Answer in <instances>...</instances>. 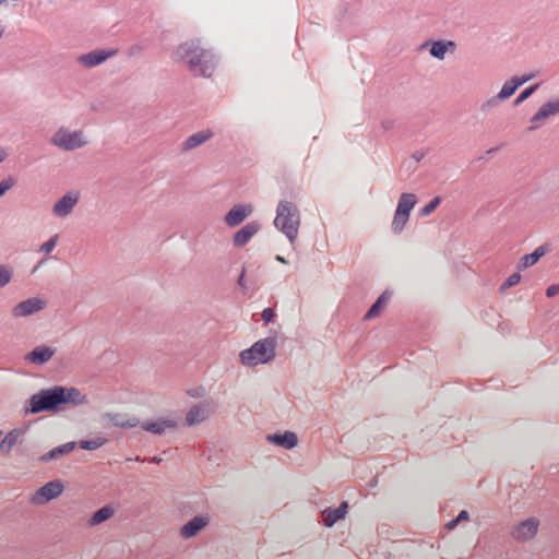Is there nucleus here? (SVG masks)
I'll return each instance as SVG.
<instances>
[{
  "label": "nucleus",
  "mask_w": 559,
  "mask_h": 559,
  "mask_svg": "<svg viewBox=\"0 0 559 559\" xmlns=\"http://www.w3.org/2000/svg\"><path fill=\"white\" fill-rule=\"evenodd\" d=\"M539 84H534L527 88H525L514 100V106H519L524 100L533 95V93L538 88Z\"/></svg>",
  "instance_id": "nucleus-35"
},
{
  "label": "nucleus",
  "mask_w": 559,
  "mask_h": 559,
  "mask_svg": "<svg viewBox=\"0 0 559 559\" xmlns=\"http://www.w3.org/2000/svg\"><path fill=\"white\" fill-rule=\"evenodd\" d=\"M13 278V269L8 264H0V288L8 286Z\"/></svg>",
  "instance_id": "nucleus-31"
},
{
  "label": "nucleus",
  "mask_w": 559,
  "mask_h": 559,
  "mask_svg": "<svg viewBox=\"0 0 559 559\" xmlns=\"http://www.w3.org/2000/svg\"><path fill=\"white\" fill-rule=\"evenodd\" d=\"M459 522L467 521L469 519V513L466 510H462L456 516Z\"/></svg>",
  "instance_id": "nucleus-42"
},
{
  "label": "nucleus",
  "mask_w": 559,
  "mask_h": 559,
  "mask_svg": "<svg viewBox=\"0 0 559 559\" xmlns=\"http://www.w3.org/2000/svg\"><path fill=\"white\" fill-rule=\"evenodd\" d=\"M17 0H0V5L1 4H7V5H12L14 7L16 4Z\"/></svg>",
  "instance_id": "nucleus-45"
},
{
  "label": "nucleus",
  "mask_w": 559,
  "mask_h": 559,
  "mask_svg": "<svg viewBox=\"0 0 559 559\" xmlns=\"http://www.w3.org/2000/svg\"><path fill=\"white\" fill-rule=\"evenodd\" d=\"M7 157V152L3 148H0V163H2Z\"/></svg>",
  "instance_id": "nucleus-47"
},
{
  "label": "nucleus",
  "mask_w": 559,
  "mask_h": 559,
  "mask_svg": "<svg viewBox=\"0 0 559 559\" xmlns=\"http://www.w3.org/2000/svg\"><path fill=\"white\" fill-rule=\"evenodd\" d=\"M545 253L546 249L543 246L536 248L532 253L525 254L521 258L519 269H526L534 265Z\"/></svg>",
  "instance_id": "nucleus-28"
},
{
  "label": "nucleus",
  "mask_w": 559,
  "mask_h": 559,
  "mask_svg": "<svg viewBox=\"0 0 559 559\" xmlns=\"http://www.w3.org/2000/svg\"><path fill=\"white\" fill-rule=\"evenodd\" d=\"M138 47H132L130 53L133 55V52H136Z\"/></svg>",
  "instance_id": "nucleus-52"
},
{
  "label": "nucleus",
  "mask_w": 559,
  "mask_h": 559,
  "mask_svg": "<svg viewBox=\"0 0 559 559\" xmlns=\"http://www.w3.org/2000/svg\"><path fill=\"white\" fill-rule=\"evenodd\" d=\"M28 412L38 414L41 412H57L62 405L81 406L88 403L87 396L78 388L55 385L43 389L33 394L28 401Z\"/></svg>",
  "instance_id": "nucleus-1"
},
{
  "label": "nucleus",
  "mask_w": 559,
  "mask_h": 559,
  "mask_svg": "<svg viewBox=\"0 0 559 559\" xmlns=\"http://www.w3.org/2000/svg\"><path fill=\"white\" fill-rule=\"evenodd\" d=\"M180 418L177 416L158 417L154 420H146L141 424L143 430L153 435L162 436L167 430L176 429L179 426Z\"/></svg>",
  "instance_id": "nucleus-9"
},
{
  "label": "nucleus",
  "mask_w": 559,
  "mask_h": 559,
  "mask_svg": "<svg viewBox=\"0 0 559 559\" xmlns=\"http://www.w3.org/2000/svg\"><path fill=\"white\" fill-rule=\"evenodd\" d=\"M416 203L417 198L414 193H402L395 212L409 215Z\"/></svg>",
  "instance_id": "nucleus-25"
},
{
  "label": "nucleus",
  "mask_w": 559,
  "mask_h": 559,
  "mask_svg": "<svg viewBox=\"0 0 559 559\" xmlns=\"http://www.w3.org/2000/svg\"><path fill=\"white\" fill-rule=\"evenodd\" d=\"M459 523H460V522H459V521H457V519L455 518L454 520H452V521H450V522H448V523L445 524V528H447V530H449V531H451V530L455 528V527H456V525H457Z\"/></svg>",
  "instance_id": "nucleus-43"
},
{
  "label": "nucleus",
  "mask_w": 559,
  "mask_h": 559,
  "mask_svg": "<svg viewBox=\"0 0 559 559\" xmlns=\"http://www.w3.org/2000/svg\"><path fill=\"white\" fill-rule=\"evenodd\" d=\"M516 81V83H519V86H522L524 83L531 81L532 79L535 78V74L533 73H530V74H526V75H523V76H513Z\"/></svg>",
  "instance_id": "nucleus-40"
},
{
  "label": "nucleus",
  "mask_w": 559,
  "mask_h": 559,
  "mask_svg": "<svg viewBox=\"0 0 559 559\" xmlns=\"http://www.w3.org/2000/svg\"><path fill=\"white\" fill-rule=\"evenodd\" d=\"M76 447V443L74 441L67 442L62 445L56 447L52 450L48 451L44 455L39 457V461L41 462H49L52 460H57L61 457L62 455L69 454L71 451H73Z\"/></svg>",
  "instance_id": "nucleus-24"
},
{
  "label": "nucleus",
  "mask_w": 559,
  "mask_h": 559,
  "mask_svg": "<svg viewBox=\"0 0 559 559\" xmlns=\"http://www.w3.org/2000/svg\"><path fill=\"white\" fill-rule=\"evenodd\" d=\"M266 440L284 449H293L298 443V437L293 431H285L284 433L267 435Z\"/></svg>",
  "instance_id": "nucleus-19"
},
{
  "label": "nucleus",
  "mask_w": 559,
  "mask_h": 559,
  "mask_svg": "<svg viewBox=\"0 0 559 559\" xmlns=\"http://www.w3.org/2000/svg\"><path fill=\"white\" fill-rule=\"evenodd\" d=\"M214 135L213 131L210 129L201 130L199 132H195L191 135H189L181 144V151L182 152H189L191 150H194L201 145H203L205 142H207L210 139H212Z\"/></svg>",
  "instance_id": "nucleus-17"
},
{
  "label": "nucleus",
  "mask_w": 559,
  "mask_h": 559,
  "mask_svg": "<svg viewBox=\"0 0 559 559\" xmlns=\"http://www.w3.org/2000/svg\"><path fill=\"white\" fill-rule=\"evenodd\" d=\"M152 463L159 464L162 462V459L158 456H153L150 459Z\"/></svg>",
  "instance_id": "nucleus-49"
},
{
  "label": "nucleus",
  "mask_w": 559,
  "mask_h": 559,
  "mask_svg": "<svg viewBox=\"0 0 559 559\" xmlns=\"http://www.w3.org/2000/svg\"><path fill=\"white\" fill-rule=\"evenodd\" d=\"M539 527V520L536 518H528L511 530V536L518 542H528L535 537Z\"/></svg>",
  "instance_id": "nucleus-10"
},
{
  "label": "nucleus",
  "mask_w": 559,
  "mask_h": 559,
  "mask_svg": "<svg viewBox=\"0 0 559 559\" xmlns=\"http://www.w3.org/2000/svg\"><path fill=\"white\" fill-rule=\"evenodd\" d=\"M50 143L62 151L70 152L84 147L88 142L83 131H71L61 127L52 134Z\"/></svg>",
  "instance_id": "nucleus-5"
},
{
  "label": "nucleus",
  "mask_w": 559,
  "mask_h": 559,
  "mask_svg": "<svg viewBox=\"0 0 559 559\" xmlns=\"http://www.w3.org/2000/svg\"><path fill=\"white\" fill-rule=\"evenodd\" d=\"M559 115V98L544 103L530 119V131H535L546 123L554 116Z\"/></svg>",
  "instance_id": "nucleus-8"
},
{
  "label": "nucleus",
  "mask_w": 559,
  "mask_h": 559,
  "mask_svg": "<svg viewBox=\"0 0 559 559\" xmlns=\"http://www.w3.org/2000/svg\"><path fill=\"white\" fill-rule=\"evenodd\" d=\"M559 294V285H550L547 289H546V296L548 298H551V297H555L556 295Z\"/></svg>",
  "instance_id": "nucleus-41"
},
{
  "label": "nucleus",
  "mask_w": 559,
  "mask_h": 559,
  "mask_svg": "<svg viewBox=\"0 0 559 559\" xmlns=\"http://www.w3.org/2000/svg\"><path fill=\"white\" fill-rule=\"evenodd\" d=\"M424 157V153L421 152H416L413 154V158L415 159L416 163L420 162V159Z\"/></svg>",
  "instance_id": "nucleus-46"
},
{
  "label": "nucleus",
  "mask_w": 559,
  "mask_h": 559,
  "mask_svg": "<svg viewBox=\"0 0 559 559\" xmlns=\"http://www.w3.org/2000/svg\"><path fill=\"white\" fill-rule=\"evenodd\" d=\"M262 319L265 323H270L273 321L274 317H275V312L272 308H265L263 311H262Z\"/></svg>",
  "instance_id": "nucleus-39"
},
{
  "label": "nucleus",
  "mask_w": 559,
  "mask_h": 559,
  "mask_svg": "<svg viewBox=\"0 0 559 559\" xmlns=\"http://www.w3.org/2000/svg\"><path fill=\"white\" fill-rule=\"evenodd\" d=\"M4 28L2 25H0V39L3 37Z\"/></svg>",
  "instance_id": "nucleus-50"
},
{
  "label": "nucleus",
  "mask_w": 559,
  "mask_h": 559,
  "mask_svg": "<svg viewBox=\"0 0 559 559\" xmlns=\"http://www.w3.org/2000/svg\"><path fill=\"white\" fill-rule=\"evenodd\" d=\"M104 419L119 428H133L140 425V420L136 417L121 413H106Z\"/></svg>",
  "instance_id": "nucleus-18"
},
{
  "label": "nucleus",
  "mask_w": 559,
  "mask_h": 559,
  "mask_svg": "<svg viewBox=\"0 0 559 559\" xmlns=\"http://www.w3.org/2000/svg\"><path fill=\"white\" fill-rule=\"evenodd\" d=\"M430 45V55L435 58H437L438 60H443L445 58V55L449 50H454L456 45L454 41L452 40H448V41H444V40H437V41H432V43H425L421 47H426Z\"/></svg>",
  "instance_id": "nucleus-21"
},
{
  "label": "nucleus",
  "mask_w": 559,
  "mask_h": 559,
  "mask_svg": "<svg viewBox=\"0 0 559 559\" xmlns=\"http://www.w3.org/2000/svg\"><path fill=\"white\" fill-rule=\"evenodd\" d=\"M440 202H441V198L435 197L432 200H430V202L428 204H426L424 207L420 209L419 216L425 217V216L430 215L437 209V206L440 204Z\"/></svg>",
  "instance_id": "nucleus-33"
},
{
  "label": "nucleus",
  "mask_w": 559,
  "mask_h": 559,
  "mask_svg": "<svg viewBox=\"0 0 559 559\" xmlns=\"http://www.w3.org/2000/svg\"><path fill=\"white\" fill-rule=\"evenodd\" d=\"M409 219V215L402 214L399 212L394 213V217L391 224V230L393 234L399 235L404 229L406 223Z\"/></svg>",
  "instance_id": "nucleus-30"
},
{
  "label": "nucleus",
  "mask_w": 559,
  "mask_h": 559,
  "mask_svg": "<svg viewBox=\"0 0 559 559\" xmlns=\"http://www.w3.org/2000/svg\"><path fill=\"white\" fill-rule=\"evenodd\" d=\"M138 47H132L130 53L133 55V52H136Z\"/></svg>",
  "instance_id": "nucleus-51"
},
{
  "label": "nucleus",
  "mask_w": 559,
  "mask_h": 559,
  "mask_svg": "<svg viewBox=\"0 0 559 559\" xmlns=\"http://www.w3.org/2000/svg\"><path fill=\"white\" fill-rule=\"evenodd\" d=\"M24 435V429L14 428L10 430L0 442V452L4 455L10 454L12 448L19 442Z\"/></svg>",
  "instance_id": "nucleus-22"
},
{
  "label": "nucleus",
  "mask_w": 559,
  "mask_h": 559,
  "mask_svg": "<svg viewBox=\"0 0 559 559\" xmlns=\"http://www.w3.org/2000/svg\"><path fill=\"white\" fill-rule=\"evenodd\" d=\"M519 83H516L514 78L506 81L501 87V90L497 93L499 99L503 102L508 100L519 88Z\"/></svg>",
  "instance_id": "nucleus-29"
},
{
  "label": "nucleus",
  "mask_w": 559,
  "mask_h": 559,
  "mask_svg": "<svg viewBox=\"0 0 559 559\" xmlns=\"http://www.w3.org/2000/svg\"><path fill=\"white\" fill-rule=\"evenodd\" d=\"M521 281V275L520 273H513L511 274L507 280L506 282L501 285V290H506L508 288H511L513 287L514 285H516L519 282Z\"/></svg>",
  "instance_id": "nucleus-37"
},
{
  "label": "nucleus",
  "mask_w": 559,
  "mask_h": 559,
  "mask_svg": "<svg viewBox=\"0 0 559 559\" xmlns=\"http://www.w3.org/2000/svg\"><path fill=\"white\" fill-rule=\"evenodd\" d=\"M209 414L203 405H193L186 414V425L191 427L201 424Z\"/></svg>",
  "instance_id": "nucleus-23"
},
{
  "label": "nucleus",
  "mask_w": 559,
  "mask_h": 559,
  "mask_svg": "<svg viewBox=\"0 0 559 559\" xmlns=\"http://www.w3.org/2000/svg\"><path fill=\"white\" fill-rule=\"evenodd\" d=\"M277 338L267 336L259 340L251 347L239 354L240 362L246 367H255L271 362L276 356Z\"/></svg>",
  "instance_id": "nucleus-4"
},
{
  "label": "nucleus",
  "mask_w": 559,
  "mask_h": 559,
  "mask_svg": "<svg viewBox=\"0 0 559 559\" xmlns=\"http://www.w3.org/2000/svg\"><path fill=\"white\" fill-rule=\"evenodd\" d=\"M47 306V301L40 297H31L17 302L11 309V316L14 319L27 318L43 311Z\"/></svg>",
  "instance_id": "nucleus-7"
},
{
  "label": "nucleus",
  "mask_w": 559,
  "mask_h": 559,
  "mask_svg": "<svg viewBox=\"0 0 559 559\" xmlns=\"http://www.w3.org/2000/svg\"><path fill=\"white\" fill-rule=\"evenodd\" d=\"M63 490L64 486L61 480H51L39 487L31 497L29 502L34 506H44L58 498Z\"/></svg>",
  "instance_id": "nucleus-6"
},
{
  "label": "nucleus",
  "mask_w": 559,
  "mask_h": 559,
  "mask_svg": "<svg viewBox=\"0 0 559 559\" xmlns=\"http://www.w3.org/2000/svg\"><path fill=\"white\" fill-rule=\"evenodd\" d=\"M115 514V509L111 506H105L97 510L88 520L90 526L99 525L109 520Z\"/></svg>",
  "instance_id": "nucleus-26"
},
{
  "label": "nucleus",
  "mask_w": 559,
  "mask_h": 559,
  "mask_svg": "<svg viewBox=\"0 0 559 559\" xmlns=\"http://www.w3.org/2000/svg\"><path fill=\"white\" fill-rule=\"evenodd\" d=\"M106 443V439L102 437H97L92 440H82L80 442V447L84 450H97Z\"/></svg>",
  "instance_id": "nucleus-32"
},
{
  "label": "nucleus",
  "mask_w": 559,
  "mask_h": 559,
  "mask_svg": "<svg viewBox=\"0 0 559 559\" xmlns=\"http://www.w3.org/2000/svg\"><path fill=\"white\" fill-rule=\"evenodd\" d=\"M301 218L298 206L287 200H281L276 207L274 226L283 233L290 243L298 237Z\"/></svg>",
  "instance_id": "nucleus-3"
},
{
  "label": "nucleus",
  "mask_w": 559,
  "mask_h": 559,
  "mask_svg": "<svg viewBox=\"0 0 559 559\" xmlns=\"http://www.w3.org/2000/svg\"><path fill=\"white\" fill-rule=\"evenodd\" d=\"M348 504L347 502H342L336 509H325L322 511L321 516L322 520L328 527H332L338 520L345 518L347 513Z\"/></svg>",
  "instance_id": "nucleus-20"
},
{
  "label": "nucleus",
  "mask_w": 559,
  "mask_h": 559,
  "mask_svg": "<svg viewBox=\"0 0 559 559\" xmlns=\"http://www.w3.org/2000/svg\"><path fill=\"white\" fill-rule=\"evenodd\" d=\"M253 209L250 204H236L225 215V223L229 227L241 224L251 213Z\"/></svg>",
  "instance_id": "nucleus-14"
},
{
  "label": "nucleus",
  "mask_w": 559,
  "mask_h": 559,
  "mask_svg": "<svg viewBox=\"0 0 559 559\" xmlns=\"http://www.w3.org/2000/svg\"><path fill=\"white\" fill-rule=\"evenodd\" d=\"M58 235L52 236L49 240H47L40 246L39 251L43 252L44 254H49L55 249L58 242Z\"/></svg>",
  "instance_id": "nucleus-36"
},
{
  "label": "nucleus",
  "mask_w": 559,
  "mask_h": 559,
  "mask_svg": "<svg viewBox=\"0 0 559 559\" xmlns=\"http://www.w3.org/2000/svg\"><path fill=\"white\" fill-rule=\"evenodd\" d=\"M238 285L242 288L246 287V283H245V272H242L238 278Z\"/></svg>",
  "instance_id": "nucleus-44"
},
{
  "label": "nucleus",
  "mask_w": 559,
  "mask_h": 559,
  "mask_svg": "<svg viewBox=\"0 0 559 559\" xmlns=\"http://www.w3.org/2000/svg\"><path fill=\"white\" fill-rule=\"evenodd\" d=\"M391 295L388 292H384L377 301L371 306L368 312L365 316L366 320H371L380 314L382 309L386 306Z\"/></svg>",
  "instance_id": "nucleus-27"
},
{
  "label": "nucleus",
  "mask_w": 559,
  "mask_h": 559,
  "mask_svg": "<svg viewBox=\"0 0 559 559\" xmlns=\"http://www.w3.org/2000/svg\"><path fill=\"white\" fill-rule=\"evenodd\" d=\"M176 56L187 62L195 75L209 78L215 70V57L212 51L202 48L198 40H188L179 45Z\"/></svg>",
  "instance_id": "nucleus-2"
},
{
  "label": "nucleus",
  "mask_w": 559,
  "mask_h": 559,
  "mask_svg": "<svg viewBox=\"0 0 559 559\" xmlns=\"http://www.w3.org/2000/svg\"><path fill=\"white\" fill-rule=\"evenodd\" d=\"M116 49H95L78 57L76 62L85 69H91L104 63L109 58L117 55Z\"/></svg>",
  "instance_id": "nucleus-11"
},
{
  "label": "nucleus",
  "mask_w": 559,
  "mask_h": 559,
  "mask_svg": "<svg viewBox=\"0 0 559 559\" xmlns=\"http://www.w3.org/2000/svg\"><path fill=\"white\" fill-rule=\"evenodd\" d=\"M15 181L13 178L9 177L0 181V198L5 194L13 186Z\"/></svg>",
  "instance_id": "nucleus-38"
},
{
  "label": "nucleus",
  "mask_w": 559,
  "mask_h": 559,
  "mask_svg": "<svg viewBox=\"0 0 559 559\" xmlns=\"http://www.w3.org/2000/svg\"><path fill=\"white\" fill-rule=\"evenodd\" d=\"M275 260L281 262V263H283V264H287L288 263L287 260L284 257H282V255H276Z\"/></svg>",
  "instance_id": "nucleus-48"
},
{
  "label": "nucleus",
  "mask_w": 559,
  "mask_h": 559,
  "mask_svg": "<svg viewBox=\"0 0 559 559\" xmlns=\"http://www.w3.org/2000/svg\"><path fill=\"white\" fill-rule=\"evenodd\" d=\"M79 201V194L69 192L60 198L52 206V213L57 217L64 218L70 215Z\"/></svg>",
  "instance_id": "nucleus-13"
},
{
  "label": "nucleus",
  "mask_w": 559,
  "mask_h": 559,
  "mask_svg": "<svg viewBox=\"0 0 559 559\" xmlns=\"http://www.w3.org/2000/svg\"><path fill=\"white\" fill-rule=\"evenodd\" d=\"M209 523V515H197L180 527L179 534L182 538H192L206 527Z\"/></svg>",
  "instance_id": "nucleus-12"
},
{
  "label": "nucleus",
  "mask_w": 559,
  "mask_h": 559,
  "mask_svg": "<svg viewBox=\"0 0 559 559\" xmlns=\"http://www.w3.org/2000/svg\"><path fill=\"white\" fill-rule=\"evenodd\" d=\"M501 102H503V100L499 99L498 95L496 94L481 103L480 111L487 112L490 109L498 107Z\"/></svg>",
  "instance_id": "nucleus-34"
},
{
  "label": "nucleus",
  "mask_w": 559,
  "mask_h": 559,
  "mask_svg": "<svg viewBox=\"0 0 559 559\" xmlns=\"http://www.w3.org/2000/svg\"><path fill=\"white\" fill-rule=\"evenodd\" d=\"M261 225L258 222H250L241 229L235 233L233 237V245L235 247H243L251 238L260 230Z\"/></svg>",
  "instance_id": "nucleus-16"
},
{
  "label": "nucleus",
  "mask_w": 559,
  "mask_h": 559,
  "mask_svg": "<svg viewBox=\"0 0 559 559\" xmlns=\"http://www.w3.org/2000/svg\"><path fill=\"white\" fill-rule=\"evenodd\" d=\"M55 354L56 348L46 345H39L25 355V360L31 364L41 366L48 362Z\"/></svg>",
  "instance_id": "nucleus-15"
}]
</instances>
